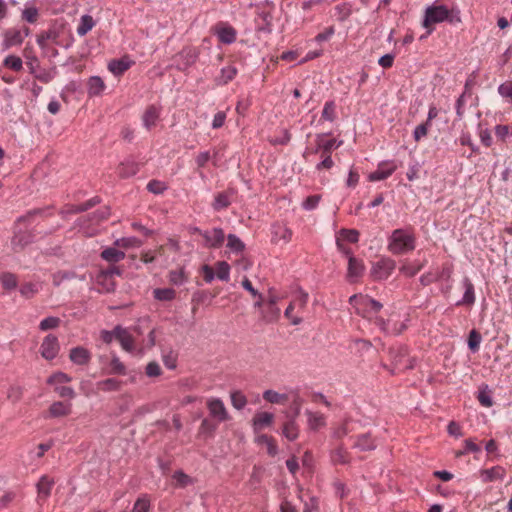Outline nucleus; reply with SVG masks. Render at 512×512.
Here are the masks:
<instances>
[{
    "label": "nucleus",
    "mask_w": 512,
    "mask_h": 512,
    "mask_svg": "<svg viewBox=\"0 0 512 512\" xmlns=\"http://www.w3.org/2000/svg\"><path fill=\"white\" fill-rule=\"evenodd\" d=\"M274 414L270 412H257L252 419V427L256 434L274 422Z\"/></svg>",
    "instance_id": "obj_17"
},
{
    "label": "nucleus",
    "mask_w": 512,
    "mask_h": 512,
    "mask_svg": "<svg viewBox=\"0 0 512 512\" xmlns=\"http://www.w3.org/2000/svg\"><path fill=\"white\" fill-rule=\"evenodd\" d=\"M482 342V336L479 331L476 329H472L469 332L467 339V346L472 353H476L479 351L480 344Z\"/></svg>",
    "instance_id": "obj_42"
},
{
    "label": "nucleus",
    "mask_w": 512,
    "mask_h": 512,
    "mask_svg": "<svg viewBox=\"0 0 512 512\" xmlns=\"http://www.w3.org/2000/svg\"><path fill=\"white\" fill-rule=\"evenodd\" d=\"M3 65L13 71H16V72L22 70V68H23L22 59L16 55H8L4 59Z\"/></svg>",
    "instance_id": "obj_53"
},
{
    "label": "nucleus",
    "mask_w": 512,
    "mask_h": 512,
    "mask_svg": "<svg viewBox=\"0 0 512 512\" xmlns=\"http://www.w3.org/2000/svg\"><path fill=\"white\" fill-rule=\"evenodd\" d=\"M498 94L512 105V81H506L498 86Z\"/></svg>",
    "instance_id": "obj_58"
},
{
    "label": "nucleus",
    "mask_w": 512,
    "mask_h": 512,
    "mask_svg": "<svg viewBox=\"0 0 512 512\" xmlns=\"http://www.w3.org/2000/svg\"><path fill=\"white\" fill-rule=\"evenodd\" d=\"M55 482L54 479L48 475H43L38 483L36 484L37 498L36 501L39 505H42L50 497L52 488Z\"/></svg>",
    "instance_id": "obj_11"
},
{
    "label": "nucleus",
    "mask_w": 512,
    "mask_h": 512,
    "mask_svg": "<svg viewBox=\"0 0 512 512\" xmlns=\"http://www.w3.org/2000/svg\"><path fill=\"white\" fill-rule=\"evenodd\" d=\"M50 415L53 417H61L70 414L71 404L61 401L54 402L49 408Z\"/></svg>",
    "instance_id": "obj_37"
},
{
    "label": "nucleus",
    "mask_w": 512,
    "mask_h": 512,
    "mask_svg": "<svg viewBox=\"0 0 512 512\" xmlns=\"http://www.w3.org/2000/svg\"><path fill=\"white\" fill-rule=\"evenodd\" d=\"M331 133H319L316 135L315 139V153H321V156L329 155L331 156L332 151L339 148L342 144V140H337L335 138L328 139Z\"/></svg>",
    "instance_id": "obj_5"
},
{
    "label": "nucleus",
    "mask_w": 512,
    "mask_h": 512,
    "mask_svg": "<svg viewBox=\"0 0 512 512\" xmlns=\"http://www.w3.org/2000/svg\"><path fill=\"white\" fill-rule=\"evenodd\" d=\"M396 170V165L391 163H382L378 168L369 174L368 179L372 182L387 179Z\"/></svg>",
    "instance_id": "obj_24"
},
{
    "label": "nucleus",
    "mask_w": 512,
    "mask_h": 512,
    "mask_svg": "<svg viewBox=\"0 0 512 512\" xmlns=\"http://www.w3.org/2000/svg\"><path fill=\"white\" fill-rule=\"evenodd\" d=\"M71 380L72 378L68 374L58 371L50 375L46 382L49 385L61 386L60 384L68 383Z\"/></svg>",
    "instance_id": "obj_47"
},
{
    "label": "nucleus",
    "mask_w": 512,
    "mask_h": 512,
    "mask_svg": "<svg viewBox=\"0 0 512 512\" xmlns=\"http://www.w3.org/2000/svg\"><path fill=\"white\" fill-rule=\"evenodd\" d=\"M304 403V400L300 397L299 394H295L290 405L291 409V415L288 416V418L296 419L300 415L302 405Z\"/></svg>",
    "instance_id": "obj_56"
},
{
    "label": "nucleus",
    "mask_w": 512,
    "mask_h": 512,
    "mask_svg": "<svg viewBox=\"0 0 512 512\" xmlns=\"http://www.w3.org/2000/svg\"><path fill=\"white\" fill-rule=\"evenodd\" d=\"M238 70L235 66L229 65L222 67L220 74L215 78V83L223 86L231 82L237 75Z\"/></svg>",
    "instance_id": "obj_30"
},
{
    "label": "nucleus",
    "mask_w": 512,
    "mask_h": 512,
    "mask_svg": "<svg viewBox=\"0 0 512 512\" xmlns=\"http://www.w3.org/2000/svg\"><path fill=\"white\" fill-rule=\"evenodd\" d=\"M261 309V319L265 323L276 322L280 317V309L278 306L269 305L263 302Z\"/></svg>",
    "instance_id": "obj_31"
},
{
    "label": "nucleus",
    "mask_w": 512,
    "mask_h": 512,
    "mask_svg": "<svg viewBox=\"0 0 512 512\" xmlns=\"http://www.w3.org/2000/svg\"><path fill=\"white\" fill-rule=\"evenodd\" d=\"M218 423L219 422H214L208 418L203 419L199 428V433L202 435H211L217 429Z\"/></svg>",
    "instance_id": "obj_60"
},
{
    "label": "nucleus",
    "mask_w": 512,
    "mask_h": 512,
    "mask_svg": "<svg viewBox=\"0 0 512 512\" xmlns=\"http://www.w3.org/2000/svg\"><path fill=\"white\" fill-rule=\"evenodd\" d=\"M271 241L275 244L283 241V243H288L292 238V231L286 225L281 223H275L271 227Z\"/></svg>",
    "instance_id": "obj_12"
},
{
    "label": "nucleus",
    "mask_w": 512,
    "mask_h": 512,
    "mask_svg": "<svg viewBox=\"0 0 512 512\" xmlns=\"http://www.w3.org/2000/svg\"><path fill=\"white\" fill-rule=\"evenodd\" d=\"M305 416L307 417V428L309 431H319L326 426V417L320 412H313L309 409L305 410Z\"/></svg>",
    "instance_id": "obj_14"
},
{
    "label": "nucleus",
    "mask_w": 512,
    "mask_h": 512,
    "mask_svg": "<svg viewBox=\"0 0 512 512\" xmlns=\"http://www.w3.org/2000/svg\"><path fill=\"white\" fill-rule=\"evenodd\" d=\"M349 304L353 306L356 313L364 318L372 320L371 313H378L383 305L378 300L373 299L368 295L354 294L349 298Z\"/></svg>",
    "instance_id": "obj_2"
},
{
    "label": "nucleus",
    "mask_w": 512,
    "mask_h": 512,
    "mask_svg": "<svg viewBox=\"0 0 512 512\" xmlns=\"http://www.w3.org/2000/svg\"><path fill=\"white\" fill-rule=\"evenodd\" d=\"M55 75V70L41 69L37 73H35V78L42 83H49L54 79Z\"/></svg>",
    "instance_id": "obj_64"
},
{
    "label": "nucleus",
    "mask_w": 512,
    "mask_h": 512,
    "mask_svg": "<svg viewBox=\"0 0 512 512\" xmlns=\"http://www.w3.org/2000/svg\"><path fill=\"white\" fill-rule=\"evenodd\" d=\"M364 270L365 266L363 264V261L354 256H350V259L348 260L347 270L348 280L350 282H355L359 277L362 276Z\"/></svg>",
    "instance_id": "obj_21"
},
{
    "label": "nucleus",
    "mask_w": 512,
    "mask_h": 512,
    "mask_svg": "<svg viewBox=\"0 0 512 512\" xmlns=\"http://www.w3.org/2000/svg\"><path fill=\"white\" fill-rule=\"evenodd\" d=\"M60 350L58 338L53 334H48L40 346L41 356L46 360L54 359Z\"/></svg>",
    "instance_id": "obj_9"
},
{
    "label": "nucleus",
    "mask_w": 512,
    "mask_h": 512,
    "mask_svg": "<svg viewBox=\"0 0 512 512\" xmlns=\"http://www.w3.org/2000/svg\"><path fill=\"white\" fill-rule=\"evenodd\" d=\"M115 244L123 248L140 247L142 245V241L136 237H123L117 239Z\"/></svg>",
    "instance_id": "obj_61"
},
{
    "label": "nucleus",
    "mask_w": 512,
    "mask_h": 512,
    "mask_svg": "<svg viewBox=\"0 0 512 512\" xmlns=\"http://www.w3.org/2000/svg\"><path fill=\"white\" fill-rule=\"evenodd\" d=\"M3 47L9 49L13 46L21 45L23 42V36L21 31L15 28L8 29L3 34Z\"/></svg>",
    "instance_id": "obj_26"
},
{
    "label": "nucleus",
    "mask_w": 512,
    "mask_h": 512,
    "mask_svg": "<svg viewBox=\"0 0 512 512\" xmlns=\"http://www.w3.org/2000/svg\"><path fill=\"white\" fill-rule=\"evenodd\" d=\"M416 247V236L411 226L398 228L388 237L387 249L393 255H403Z\"/></svg>",
    "instance_id": "obj_1"
},
{
    "label": "nucleus",
    "mask_w": 512,
    "mask_h": 512,
    "mask_svg": "<svg viewBox=\"0 0 512 512\" xmlns=\"http://www.w3.org/2000/svg\"><path fill=\"white\" fill-rule=\"evenodd\" d=\"M105 89V83L99 76H91L87 82L89 96H99Z\"/></svg>",
    "instance_id": "obj_33"
},
{
    "label": "nucleus",
    "mask_w": 512,
    "mask_h": 512,
    "mask_svg": "<svg viewBox=\"0 0 512 512\" xmlns=\"http://www.w3.org/2000/svg\"><path fill=\"white\" fill-rule=\"evenodd\" d=\"M94 26L95 21L93 17L85 14L80 18V23L77 27V34L79 36H85Z\"/></svg>",
    "instance_id": "obj_41"
},
{
    "label": "nucleus",
    "mask_w": 512,
    "mask_h": 512,
    "mask_svg": "<svg viewBox=\"0 0 512 512\" xmlns=\"http://www.w3.org/2000/svg\"><path fill=\"white\" fill-rule=\"evenodd\" d=\"M110 216V208L108 206H104L97 211L93 212L92 214L88 215L89 221H92L94 224H98L106 219H108Z\"/></svg>",
    "instance_id": "obj_49"
},
{
    "label": "nucleus",
    "mask_w": 512,
    "mask_h": 512,
    "mask_svg": "<svg viewBox=\"0 0 512 512\" xmlns=\"http://www.w3.org/2000/svg\"><path fill=\"white\" fill-rule=\"evenodd\" d=\"M34 241V235L30 231H17L11 240V245L15 251L22 250L28 244Z\"/></svg>",
    "instance_id": "obj_22"
},
{
    "label": "nucleus",
    "mask_w": 512,
    "mask_h": 512,
    "mask_svg": "<svg viewBox=\"0 0 512 512\" xmlns=\"http://www.w3.org/2000/svg\"><path fill=\"white\" fill-rule=\"evenodd\" d=\"M138 170L139 166L133 159H126L119 164L117 173L121 178H129L134 176Z\"/></svg>",
    "instance_id": "obj_28"
},
{
    "label": "nucleus",
    "mask_w": 512,
    "mask_h": 512,
    "mask_svg": "<svg viewBox=\"0 0 512 512\" xmlns=\"http://www.w3.org/2000/svg\"><path fill=\"white\" fill-rule=\"evenodd\" d=\"M241 284H242V287H243L246 291H248V292L251 294V296H252L253 298H255V299H256V301L254 302V307H255V308H261V307L263 306V300H264L263 295H262L260 292H258V290H256V289L253 287V285H252L251 281H250L247 277H245V278L242 280Z\"/></svg>",
    "instance_id": "obj_36"
},
{
    "label": "nucleus",
    "mask_w": 512,
    "mask_h": 512,
    "mask_svg": "<svg viewBox=\"0 0 512 512\" xmlns=\"http://www.w3.org/2000/svg\"><path fill=\"white\" fill-rule=\"evenodd\" d=\"M40 290V285L37 284V283H33V282H27V283H24L21 287H20V294L29 299V298H32L34 295H36Z\"/></svg>",
    "instance_id": "obj_50"
},
{
    "label": "nucleus",
    "mask_w": 512,
    "mask_h": 512,
    "mask_svg": "<svg viewBox=\"0 0 512 512\" xmlns=\"http://www.w3.org/2000/svg\"><path fill=\"white\" fill-rule=\"evenodd\" d=\"M115 332L117 333V341L120 343L122 349L126 352H133L135 349L134 338L128 329L121 325H116Z\"/></svg>",
    "instance_id": "obj_13"
},
{
    "label": "nucleus",
    "mask_w": 512,
    "mask_h": 512,
    "mask_svg": "<svg viewBox=\"0 0 512 512\" xmlns=\"http://www.w3.org/2000/svg\"><path fill=\"white\" fill-rule=\"evenodd\" d=\"M194 479L182 470H176L171 474L170 485L175 489H183L194 484Z\"/></svg>",
    "instance_id": "obj_25"
},
{
    "label": "nucleus",
    "mask_w": 512,
    "mask_h": 512,
    "mask_svg": "<svg viewBox=\"0 0 512 512\" xmlns=\"http://www.w3.org/2000/svg\"><path fill=\"white\" fill-rule=\"evenodd\" d=\"M227 248L235 254H239L245 250V243L235 234L227 235Z\"/></svg>",
    "instance_id": "obj_40"
},
{
    "label": "nucleus",
    "mask_w": 512,
    "mask_h": 512,
    "mask_svg": "<svg viewBox=\"0 0 512 512\" xmlns=\"http://www.w3.org/2000/svg\"><path fill=\"white\" fill-rule=\"evenodd\" d=\"M109 373L114 374V375H125L126 374V367L121 362L120 358L116 354L112 355Z\"/></svg>",
    "instance_id": "obj_52"
},
{
    "label": "nucleus",
    "mask_w": 512,
    "mask_h": 512,
    "mask_svg": "<svg viewBox=\"0 0 512 512\" xmlns=\"http://www.w3.org/2000/svg\"><path fill=\"white\" fill-rule=\"evenodd\" d=\"M444 21L453 22L450 18V11L445 5H432L426 9L423 26L428 29V34L433 30L430 29L432 24Z\"/></svg>",
    "instance_id": "obj_4"
},
{
    "label": "nucleus",
    "mask_w": 512,
    "mask_h": 512,
    "mask_svg": "<svg viewBox=\"0 0 512 512\" xmlns=\"http://www.w3.org/2000/svg\"><path fill=\"white\" fill-rule=\"evenodd\" d=\"M101 198L99 196H94L91 199L85 201L84 203L78 205H69L66 209L62 210L60 214L65 217L67 214H78L85 212L96 205L101 203Z\"/></svg>",
    "instance_id": "obj_16"
},
{
    "label": "nucleus",
    "mask_w": 512,
    "mask_h": 512,
    "mask_svg": "<svg viewBox=\"0 0 512 512\" xmlns=\"http://www.w3.org/2000/svg\"><path fill=\"white\" fill-rule=\"evenodd\" d=\"M76 277L73 271H57L53 274V284L59 286L66 280H71Z\"/></svg>",
    "instance_id": "obj_59"
},
{
    "label": "nucleus",
    "mask_w": 512,
    "mask_h": 512,
    "mask_svg": "<svg viewBox=\"0 0 512 512\" xmlns=\"http://www.w3.org/2000/svg\"><path fill=\"white\" fill-rule=\"evenodd\" d=\"M263 398L271 404H285L288 400V395L268 389L263 392Z\"/></svg>",
    "instance_id": "obj_39"
},
{
    "label": "nucleus",
    "mask_w": 512,
    "mask_h": 512,
    "mask_svg": "<svg viewBox=\"0 0 512 512\" xmlns=\"http://www.w3.org/2000/svg\"><path fill=\"white\" fill-rule=\"evenodd\" d=\"M424 267L423 262L413 263V264H404L400 267V272L407 277H414L419 271H421Z\"/></svg>",
    "instance_id": "obj_55"
},
{
    "label": "nucleus",
    "mask_w": 512,
    "mask_h": 512,
    "mask_svg": "<svg viewBox=\"0 0 512 512\" xmlns=\"http://www.w3.org/2000/svg\"><path fill=\"white\" fill-rule=\"evenodd\" d=\"M209 414L217 422H225L230 419L228 411L220 398H211L207 401Z\"/></svg>",
    "instance_id": "obj_8"
},
{
    "label": "nucleus",
    "mask_w": 512,
    "mask_h": 512,
    "mask_svg": "<svg viewBox=\"0 0 512 512\" xmlns=\"http://www.w3.org/2000/svg\"><path fill=\"white\" fill-rule=\"evenodd\" d=\"M282 435L290 441L297 439L299 435V427L296 419H287L283 424Z\"/></svg>",
    "instance_id": "obj_34"
},
{
    "label": "nucleus",
    "mask_w": 512,
    "mask_h": 512,
    "mask_svg": "<svg viewBox=\"0 0 512 512\" xmlns=\"http://www.w3.org/2000/svg\"><path fill=\"white\" fill-rule=\"evenodd\" d=\"M454 272V265L450 262H445L441 265V267L437 268L434 271V276L437 278V282H447L448 285L444 292H449L452 288L451 278Z\"/></svg>",
    "instance_id": "obj_15"
},
{
    "label": "nucleus",
    "mask_w": 512,
    "mask_h": 512,
    "mask_svg": "<svg viewBox=\"0 0 512 512\" xmlns=\"http://www.w3.org/2000/svg\"><path fill=\"white\" fill-rule=\"evenodd\" d=\"M217 273L215 276L221 281L228 282L230 279V265L226 261H219L216 264Z\"/></svg>",
    "instance_id": "obj_51"
},
{
    "label": "nucleus",
    "mask_w": 512,
    "mask_h": 512,
    "mask_svg": "<svg viewBox=\"0 0 512 512\" xmlns=\"http://www.w3.org/2000/svg\"><path fill=\"white\" fill-rule=\"evenodd\" d=\"M395 267V260L383 257L372 265L371 275L375 280H385L391 275Z\"/></svg>",
    "instance_id": "obj_6"
},
{
    "label": "nucleus",
    "mask_w": 512,
    "mask_h": 512,
    "mask_svg": "<svg viewBox=\"0 0 512 512\" xmlns=\"http://www.w3.org/2000/svg\"><path fill=\"white\" fill-rule=\"evenodd\" d=\"M377 443L371 439L370 433L361 434L358 436L353 448H376Z\"/></svg>",
    "instance_id": "obj_48"
},
{
    "label": "nucleus",
    "mask_w": 512,
    "mask_h": 512,
    "mask_svg": "<svg viewBox=\"0 0 512 512\" xmlns=\"http://www.w3.org/2000/svg\"><path fill=\"white\" fill-rule=\"evenodd\" d=\"M231 404L236 410H242L247 405V398L243 392L237 390L230 394Z\"/></svg>",
    "instance_id": "obj_46"
},
{
    "label": "nucleus",
    "mask_w": 512,
    "mask_h": 512,
    "mask_svg": "<svg viewBox=\"0 0 512 512\" xmlns=\"http://www.w3.org/2000/svg\"><path fill=\"white\" fill-rule=\"evenodd\" d=\"M121 386L122 381L116 378H107L97 383L98 389L104 392L119 391L121 389Z\"/></svg>",
    "instance_id": "obj_38"
},
{
    "label": "nucleus",
    "mask_w": 512,
    "mask_h": 512,
    "mask_svg": "<svg viewBox=\"0 0 512 512\" xmlns=\"http://www.w3.org/2000/svg\"><path fill=\"white\" fill-rule=\"evenodd\" d=\"M431 127L430 124L424 122L418 126L413 131V138L416 142H419L421 139L425 138L428 134V130Z\"/></svg>",
    "instance_id": "obj_62"
},
{
    "label": "nucleus",
    "mask_w": 512,
    "mask_h": 512,
    "mask_svg": "<svg viewBox=\"0 0 512 512\" xmlns=\"http://www.w3.org/2000/svg\"><path fill=\"white\" fill-rule=\"evenodd\" d=\"M133 64L134 61H132L128 56H125L120 59L111 60L108 64V69L115 76H120L126 72Z\"/></svg>",
    "instance_id": "obj_23"
},
{
    "label": "nucleus",
    "mask_w": 512,
    "mask_h": 512,
    "mask_svg": "<svg viewBox=\"0 0 512 512\" xmlns=\"http://www.w3.org/2000/svg\"><path fill=\"white\" fill-rule=\"evenodd\" d=\"M204 246L209 249H219L225 241L224 230L220 227H214L212 230H206L203 233Z\"/></svg>",
    "instance_id": "obj_7"
},
{
    "label": "nucleus",
    "mask_w": 512,
    "mask_h": 512,
    "mask_svg": "<svg viewBox=\"0 0 512 512\" xmlns=\"http://www.w3.org/2000/svg\"><path fill=\"white\" fill-rule=\"evenodd\" d=\"M336 105H335V102L334 101H327L325 104H324V107H323V110H322V114H321V118L323 120H326V121H334L335 118H336Z\"/></svg>",
    "instance_id": "obj_54"
},
{
    "label": "nucleus",
    "mask_w": 512,
    "mask_h": 512,
    "mask_svg": "<svg viewBox=\"0 0 512 512\" xmlns=\"http://www.w3.org/2000/svg\"><path fill=\"white\" fill-rule=\"evenodd\" d=\"M477 400L483 407L489 408L493 405V398L488 385L480 387L477 393Z\"/></svg>",
    "instance_id": "obj_43"
},
{
    "label": "nucleus",
    "mask_w": 512,
    "mask_h": 512,
    "mask_svg": "<svg viewBox=\"0 0 512 512\" xmlns=\"http://www.w3.org/2000/svg\"><path fill=\"white\" fill-rule=\"evenodd\" d=\"M214 34L223 44L230 45L236 41L237 31L228 23L219 22L214 28Z\"/></svg>",
    "instance_id": "obj_10"
},
{
    "label": "nucleus",
    "mask_w": 512,
    "mask_h": 512,
    "mask_svg": "<svg viewBox=\"0 0 512 512\" xmlns=\"http://www.w3.org/2000/svg\"><path fill=\"white\" fill-rule=\"evenodd\" d=\"M91 353L83 346H77L70 350L69 359L72 363L80 366L87 365L91 360Z\"/></svg>",
    "instance_id": "obj_18"
},
{
    "label": "nucleus",
    "mask_w": 512,
    "mask_h": 512,
    "mask_svg": "<svg viewBox=\"0 0 512 512\" xmlns=\"http://www.w3.org/2000/svg\"><path fill=\"white\" fill-rule=\"evenodd\" d=\"M51 207H45V208H36L29 210L26 214L20 216L17 219V223H27L31 224L36 217H47L51 215L50 213Z\"/></svg>",
    "instance_id": "obj_27"
},
{
    "label": "nucleus",
    "mask_w": 512,
    "mask_h": 512,
    "mask_svg": "<svg viewBox=\"0 0 512 512\" xmlns=\"http://www.w3.org/2000/svg\"><path fill=\"white\" fill-rule=\"evenodd\" d=\"M154 298L159 301H171L176 297L172 288H157L153 291Z\"/></svg>",
    "instance_id": "obj_45"
},
{
    "label": "nucleus",
    "mask_w": 512,
    "mask_h": 512,
    "mask_svg": "<svg viewBox=\"0 0 512 512\" xmlns=\"http://www.w3.org/2000/svg\"><path fill=\"white\" fill-rule=\"evenodd\" d=\"M160 110L155 105H150L142 116L143 125L150 130L154 127L159 119Z\"/></svg>",
    "instance_id": "obj_29"
},
{
    "label": "nucleus",
    "mask_w": 512,
    "mask_h": 512,
    "mask_svg": "<svg viewBox=\"0 0 512 512\" xmlns=\"http://www.w3.org/2000/svg\"><path fill=\"white\" fill-rule=\"evenodd\" d=\"M505 476V469L500 466H494L490 469H484L480 471V477L482 478V481L492 482L496 480H501Z\"/></svg>",
    "instance_id": "obj_32"
},
{
    "label": "nucleus",
    "mask_w": 512,
    "mask_h": 512,
    "mask_svg": "<svg viewBox=\"0 0 512 512\" xmlns=\"http://www.w3.org/2000/svg\"><path fill=\"white\" fill-rule=\"evenodd\" d=\"M0 282L4 289L13 290L17 287L18 281L15 274L3 272L0 274Z\"/></svg>",
    "instance_id": "obj_44"
},
{
    "label": "nucleus",
    "mask_w": 512,
    "mask_h": 512,
    "mask_svg": "<svg viewBox=\"0 0 512 512\" xmlns=\"http://www.w3.org/2000/svg\"><path fill=\"white\" fill-rule=\"evenodd\" d=\"M340 236L349 243H357L359 240V232L355 229H341Z\"/></svg>",
    "instance_id": "obj_63"
},
{
    "label": "nucleus",
    "mask_w": 512,
    "mask_h": 512,
    "mask_svg": "<svg viewBox=\"0 0 512 512\" xmlns=\"http://www.w3.org/2000/svg\"><path fill=\"white\" fill-rule=\"evenodd\" d=\"M60 323H61L60 318L55 317V316H49V317L44 318L40 322L39 329L41 331L56 329L57 327H59Z\"/></svg>",
    "instance_id": "obj_57"
},
{
    "label": "nucleus",
    "mask_w": 512,
    "mask_h": 512,
    "mask_svg": "<svg viewBox=\"0 0 512 512\" xmlns=\"http://www.w3.org/2000/svg\"><path fill=\"white\" fill-rule=\"evenodd\" d=\"M462 286L464 288V294L461 300H459L457 306H472L475 303V288L472 281L468 277H464L462 280Z\"/></svg>",
    "instance_id": "obj_20"
},
{
    "label": "nucleus",
    "mask_w": 512,
    "mask_h": 512,
    "mask_svg": "<svg viewBox=\"0 0 512 512\" xmlns=\"http://www.w3.org/2000/svg\"><path fill=\"white\" fill-rule=\"evenodd\" d=\"M234 194V189H228L226 191L217 193L214 196V201L211 204L213 210L219 212L224 209H227L231 205V197Z\"/></svg>",
    "instance_id": "obj_19"
},
{
    "label": "nucleus",
    "mask_w": 512,
    "mask_h": 512,
    "mask_svg": "<svg viewBox=\"0 0 512 512\" xmlns=\"http://www.w3.org/2000/svg\"><path fill=\"white\" fill-rule=\"evenodd\" d=\"M101 258L110 263H117L125 258V253L114 247H108L101 252Z\"/></svg>",
    "instance_id": "obj_35"
},
{
    "label": "nucleus",
    "mask_w": 512,
    "mask_h": 512,
    "mask_svg": "<svg viewBox=\"0 0 512 512\" xmlns=\"http://www.w3.org/2000/svg\"><path fill=\"white\" fill-rule=\"evenodd\" d=\"M199 55L198 47L185 46L173 57L174 66L178 71H186L197 62Z\"/></svg>",
    "instance_id": "obj_3"
}]
</instances>
